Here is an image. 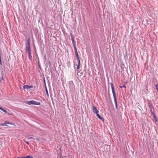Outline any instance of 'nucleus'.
Here are the masks:
<instances>
[{
    "label": "nucleus",
    "instance_id": "obj_14",
    "mask_svg": "<svg viewBox=\"0 0 158 158\" xmlns=\"http://www.w3.org/2000/svg\"><path fill=\"white\" fill-rule=\"evenodd\" d=\"M45 91H46V93L47 95H48V96L49 95H48V92L47 89V87H45Z\"/></svg>",
    "mask_w": 158,
    "mask_h": 158
},
{
    "label": "nucleus",
    "instance_id": "obj_5",
    "mask_svg": "<svg viewBox=\"0 0 158 158\" xmlns=\"http://www.w3.org/2000/svg\"><path fill=\"white\" fill-rule=\"evenodd\" d=\"M92 109L93 112L95 114L99 112V111L97 109V108L94 106H92Z\"/></svg>",
    "mask_w": 158,
    "mask_h": 158
},
{
    "label": "nucleus",
    "instance_id": "obj_24",
    "mask_svg": "<svg viewBox=\"0 0 158 158\" xmlns=\"http://www.w3.org/2000/svg\"><path fill=\"white\" fill-rule=\"evenodd\" d=\"M2 60L1 59H0V65L2 66Z\"/></svg>",
    "mask_w": 158,
    "mask_h": 158
},
{
    "label": "nucleus",
    "instance_id": "obj_3",
    "mask_svg": "<svg viewBox=\"0 0 158 158\" xmlns=\"http://www.w3.org/2000/svg\"><path fill=\"white\" fill-rule=\"evenodd\" d=\"M69 88L70 92H73L75 91V85L72 81L69 82Z\"/></svg>",
    "mask_w": 158,
    "mask_h": 158
},
{
    "label": "nucleus",
    "instance_id": "obj_31",
    "mask_svg": "<svg viewBox=\"0 0 158 158\" xmlns=\"http://www.w3.org/2000/svg\"><path fill=\"white\" fill-rule=\"evenodd\" d=\"M155 121L156 122H157V120L156 119V118H155Z\"/></svg>",
    "mask_w": 158,
    "mask_h": 158
},
{
    "label": "nucleus",
    "instance_id": "obj_6",
    "mask_svg": "<svg viewBox=\"0 0 158 158\" xmlns=\"http://www.w3.org/2000/svg\"><path fill=\"white\" fill-rule=\"evenodd\" d=\"M33 87V86L32 85H26L23 86V88L24 89H32Z\"/></svg>",
    "mask_w": 158,
    "mask_h": 158
},
{
    "label": "nucleus",
    "instance_id": "obj_32",
    "mask_svg": "<svg viewBox=\"0 0 158 158\" xmlns=\"http://www.w3.org/2000/svg\"><path fill=\"white\" fill-rule=\"evenodd\" d=\"M35 139L37 140L38 141L39 140V139L38 138H36Z\"/></svg>",
    "mask_w": 158,
    "mask_h": 158
},
{
    "label": "nucleus",
    "instance_id": "obj_21",
    "mask_svg": "<svg viewBox=\"0 0 158 158\" xmlns=\"http://www.w3.org/2000/svg\"><path fill=\"white\" fill-rule=\"evenodd\" d=\"M24 141L28 145H29V143L27 141H26V140H24Z\"/></svg>",
    "mask_w": 158,
    "mask_h": 158
},
{
    "label": "nucleus",
    "instance_id": "obj_29",
    "mask_svg": "<svg viewBox=\"0 0 158 158\" xmlns=\"http://www.w3.org/2000/svg\"><path fill=\"white\" fill-rule=\"evenodd\" d=\"M17 158H24V157H18Z\"/></svg>",
    "mask_w": 158,
    "mask_h": 158
},
{
    "label": "nucleus",
    "instance_id": "obj_34",
    "mask_svg": "<svg viewBox=\"0 0 158 158\" xmlns=\"http://www.w3.org/2000/svg\"><path fill=\"white\" fill-rule=\"evenodd\" d=\"M156 89L157 91V90H158V89Z\"/></svg>",
    "mask_w": 158,
    "mask_h": 158
},
{
    "label": "nucleus",
    "instance_id": "obj_8",
    "mask_svg": "<svg viewBox=\"0 0 158 158\" xmlns=\"http://www.w3.org/2000/svg\"><path fill=\"white\" fill-rule=\"evenodd\" d=\"M75 54L78 61H80L77 52H75Z\"/></svg>",
    "mask_w": 158,
    "mask_h": 158
},
{
    "label": "nucleus",
    "instance_id": "obj_4",
    "mask_svg": "<svg viewBox=\"0 0 158 158\" xmlns=\"http://www.w3.org/2000/svg\"><path fill=\"white\" fill-rule=\"evenodd\" d=\"M26 103L28 104L29 105H40V102L33 100L30 101H27L26 102Z\"/></svg>",
    "mask_w": 158,
    "mask_h": 158
},
{
    "label": "nucleus",
    "instance_id": "obj_2",
    "mask_svg": "<svg viewBox=\"0 0 158 158\" xmlns=\"http://www.w3.org/2000/svg\"><path fill=\"white\" fill-rule=\"evenodd\" d=\"M110 86H111V87L112 93L113 94V98H114V102L115 105V108L116 109H118L116 95H115V93L114 90V85L112 83H111L110 84Z\"/></svg>",
    "mask_w": 158,
    "mask_h": 158
},
{
    "label": "nucleus",
    "instance_id": "obj_11",
    "mask_svg": "<svg viewBox=\"0 0 158 158\" xmlns=\"http://www.w3.org/2000/svg\"><path fill=\"white\" fill-rule=\"evenodd\" d=\"M24 158H33V157L31 156L28 155L24 157Z\"/></svg>",
    "mask_w": 158,
    "mask_h": 158
},
{
    "label": "nucleus",
    "instance_id": "obj_10",
    "mask_svg": "<svg viewBox=\"0 0 158 158\" xmlns=\"http://www.w3.org/2000/svg\"><path fill=\"white\" fill-rule=\"evenodd\" d=\"M78 61V65L77 66V69H79V68H80V61Z\"/></svg>",
    "mask_w": 158,
    "mask_h": 158
},
{
    "label": "nucleus",
    "instance_id": "obj_18",
    "mask_svg": "<svg viewBox=\"0 0 158 158\" xmlns=\"http://www.w3.org/2000/svg\"><path fill=\"white\" fill-rule=\"evenodd\" d=\"M152 114L153 116V117L154 118H156V117L154 113H152Z\"/></svg>",
    "mask_w": 158,
    "mask_h": 158
},
{
    "label": "nucleus",
    "instance_id": "obj_33",
    "mask_svg": "<svg viewBox=\"0 0 158 158\" xmlns=\"http://www.w3.org/2000/svg\"><path fill=\"white\" fill-rule=\"evenodd\" d=\"M71 40H72V42L73 41H74V39H72Z\"/></svg>",
    "mask_w": 158,
    "mask_h": 158
},
{
    "label": "nucleus",
    "instance_id": "obj_16",
    "mask_svg": "<svg viewBox=\"0 0 158 158\" xmlns=\"http://www.w3.org/2000/svg\"><path fill=\"white\" fill-rule=\"evenodd\" d=\"M72 44H73V46H76V42L75 41H73L72 42Z\"/></svg>",
    "mask_w": 158,
    "mask_h": 158
},
{
    "label": "nucleus",
    "instance_id": "obj_35",
    "mask_svg": "<svg viewBox=\"0 0 158 158\" xmlns=\"http://www.w3.org/2000/svg\"><path fill=\"white\" fill-rule=\"evenodd\" d=\"M157 92H158V90L157 91Z\"/></svg>",
    "mask_w": 158,
    "mask_h": 158
},
{
    "label": "nucleus",
    "instance_id": "obj_19",
    "mask_svg": "<svg viewBox=\"0 0 158 158\" xmlns=\"http://www.w3.org/2000/svg\"><path fill=\"white\" fill-rule=\"evenodd\" d=\"M73 47H74V48L75 52H77V48H76V46H73Z\"/></svg>",
    "mask_w": 158,
    "mask_h": 158
},
{
    "label": "nucleus",
    "instance_id": "obj_27",
    "mask_svg": "<svg viewBox=\"0 0 158 158\" xmlns=\"http://www.w3.org/2000/svg\"><path fill=\"white\" fill-rule=\"evenodd\" d=\"M38 65H39L40 64V61L39 60H39H38Z\"/></svg>",
    "mask_w": 158,
    "mask_h": 158
},
{
    "label": "nucleus",
    "instance_id": "obj_23",
    "mask_svg": "<svg viewBox=\"0 0 158 158\" xmlns=\"http://www.w3.org/2000/svg\"><path fill=\"white\" fill-rule=\"evenodd\" d=\"M155 86L156 88V89H158V85L157 84L155 85Z\"/></svg>",
    "mask_w": 158,
    "mask_h": 158
},
{
    "label": "nucleus",
    "instance_id": "obj_1",
    "mask_svg": "<svg viewBox=\"0 0 158 158\" xmlns=\"http://www.w3.org/2000/svg\"><path fill=\"white\" fill-rule=\"evenodd\" d=\"M26 51L27 53L28 57L30 60H32V56L31 53V49L30 46V38H28L27 40V43L26 44Z\"/></svg>",
    "mask_w": 158,
    "mask_h": 158
},
{
    "label": "nucleus",
    "instance_id": "obj_28",
    "mask_svg": "<svg viewBox=\"0 0 158 158\" xmlns=\"http://www.w3.org/2000/svg\"><path fill=\"white\" fill-rule=\"evenodd\" d=\"M38 66H39V69H41V67L40 64L38 65Z\"/></svg>",
    "mask_w": 158,
    "mask_h": 158
},
{
    "label": "nucleus",
    "instance_id": "obj_15",
    "mask_svg": "<svg viewBox=\"0 0 158 158\" xmlns=\"http://www.w3.org/2000/svg\"><path fill=\"white\" fill-rule=\"evenodd\" d=\"M5 123L6 124H11V125H13L14 124L13 123H9V122H5Z\"/></svg>",
    "mask_w": 158,
    "mask_h": 158
},
{
    "label": "nucleus",
    "instance_id": "obj_22",
    "mask_svg": "<svg viewBox=\"0 0 158 158\" xmlns=\"http://www.w3.org/2000/svg\"><path fill=\"white\" fill-rule=\"evenodd\" d=\"M149 109H150V111L151 114H152V113H154V111H152V108H150Z\"/></svg>",
    "mask_w": 158,
    "mask_h": 158
},
{
    "label": "nucleus",
    "instance_id": "obj_13",
    "mask_svg": "<svg viewBox=\"0 0 158 158\" xmlns=\"http://www.w3.org/2000/svg\"><path fill=\"white\" fill-rule=\"evenodd\" d=\"M35 53L36 56L37 57V59L38 60H39V57H38V55L36 53V48H35Z\"/></svg>",
    "mask_w": 158,
    "mask_h": 158
},
{
    "label": "nucleus",
    "instance_id": "obj_12",
    "mask_svg": "<svg viewBox=\"0 0 158 158\" xmlns=\"http://www.w3.org/2000/svg\"><path fill=\"white\" fill-rule=\"evenodd\" d=\"M70 35L71 36V40L74 39V37L72 33H70Z\"/></svg>",
    "mask_w": 158,
    "mask_h": 158
},
{
    "label": "nucleus",
    "instance_id": "obj_20",
    "mask_svg": "<svg viewBox=\"0 0 158 158\" xmlns=\"http://www.w3.org/2000/svg\"><path fill=\"white\" fill-rule=\"evenodd\" d=\"M148 106L149 107V109L150 108H152V106H151V104L150 103H149L148 104Z\"/></svg>",
    "mask_w": 158,
    "mask_h": 158
},
{
    "label": "nucleus",
    "instance_id": "obj_30",
    "mask_svg": "<svg viewBox=\"0 0 158 158\" xmlns=\"http://www.w3.org/2000/svg\"><path fill=\"white\" fill-rule=\"evenodd\" d=\"M0 69L1 70V71L2 72V73L3 72V69H2L1 68H0Z\"/></svg>",
    "mask_w": 158,
    "mask_h": 158
},
{
    "label": "nucleus",
    "instance_id": "obj_9",
    "mask_svg": "<svg viewBox=\"0 0 158 158\" xmlns=\"http://www.w3.org/2000/svg\"><path fill=\"white\" fill-rule=\"evenodd\" d=\"M0 110L3 111V112L6 113H7V111L6 110H5L2 107H0Z\"/></svg>",
    "mask_w": 158,
    "mask_h": 158
},
{
    "label": "nucleus",
    "instance_id": "obj_17",
    "mask_svg": "<svg viewBox=\"0 0 158 158\" xmlns=\"http://www.w3.org/2000/svg\"><path fill=\"white\" fill-rule=\"evenodd\" d=\"M119 87L120 88H126V87L125 85H124L123 86H119Z\"/></svg>",
    "mask_w": 158,
    "mask_h": 158
},
{
    "label": "nucleus",
    "instance_id": "obj_25",
    "mask_svg": "<svg viewBox=\"0 0 158 158\" xmlns=\"http://www.w3.org/2000/svg\"><path fill=\"white\" fill-rule=\"evenodd\" d=\"M1 126H7V125H5L4 123H1L0 125Z\"/></svg>",
    "mask_w": 158,
    "mask_h": 158
},
{
    "label": "nucleus",
    "instance_id": "obj_26",
    "mask_svg": "<svg viewBox=\"0 0 158 158\" xmlns=\"http://www.w3.org/2000/svg\"><path fill=\"white\" fill-rule=\"evenodd\" d=\"M33 139V138L32 137H29V138H27V139Z\"/></svg>",
    "mask_w": 158,
    "mask_h": 158
},
{
    "label": "nucleus",
    "instance_id": "obj_7",
    "mask_svg": "<svg viewBox=\"0 0 158 158\" xmlns=\"http://www.w3.org/2000/svg\"><path fill=\"white\" fill-rule=\"evenodd\" d=\"M96 114V116L98 117L100 120H104L103 118L99 115L98 113H97Z\"/></svg>",
    "mask_w": 158,
    "mask_h": 158
}]
</instances>
